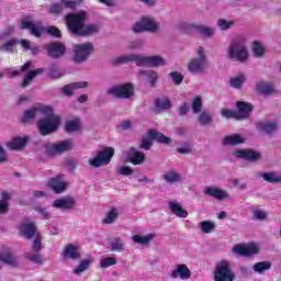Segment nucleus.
<instances>
[{
	"mask_svg": "<svg viewBox=\"0 0 281 281\" xmlns=\"http://www.w3.org/2000/svg\"><path fill=\"white\" fill-rule=\"evenodd\" d=\"M168 63L159 55L148 56L147 67H166Z\"/></svg>",
	"mask_w": 281,
	"mask_h": 281,
	"instance_id": "e433bc0d",
	"label": "nucleus"
},
{
	"mask_svg": "<svg viewBox=\"0 0 281 281\" xmlns=\"http://www.w3.org/2000/svg\"><path fill=\"white\" fill-rule=\"evenodd\" d=\"M26 258L30 262H34V265H43V256L37 252H26Z\"/></svg>",
	"mask_w": 281,
	"mask_h": 281,
	"instance_id": "6e6d98bb",
	"label": "nucleus"
},
{
	"mask_svg": "<svg viewBox=\"0 0 281 281\" xmlns=\"http://www.w3.org/2000/svg\"><path fill=\"white\" fill-rule=\"evenodd\" d=\"M269 269H271V262L269 261H260L254 265L252 270L256 273H259L260 276H262V273H265V271H269Z\"/></svg>",
	"mask_w": 281,
	"mask_h": 281,
	"instance_id": "79ce46f5",
	"label": "nucleus"
},
{
	"mask_svg": "<svg viewBox=\"0 0 281 281\" xmlns=\"http://www.w3.org/2000/svg\"><path fill=\"white\" fill-rule=\"evenodd\" d=\"M257 91L262 95H270V93H273V87L270 83L260 82L257 85Z\"/></svg>",
	"mask_w": 281,
	"mask_h": 281,
	"instance_id": "de8ad7c7",
	"label": "nucleus"
},
{
	"mask_svg": "<svg viewBox=\"0 0 281 281\" xmlns=\"http://www.w3.org/2000/svg\"><path fill=\"white\" fill-rule=\"evenodd\" d=\"M155 108L157 111H169V109L171 108L170 99L168 98L156 99Z\"/></svg>",
	"mask_w": 281,
	"mask_h": 281,
	"instance_id": "a19ab883",
	"label": "nucleus"
},
{
	"mask_svg": "<svg viewBox=\"0 0 281 281\" xmlns=\"http://www.w3.org/2000/svg\"><path fill=\"white\" fill-rule=\"evenodd\" d=\"M252 106L249 103H245L241 101L237 102V120H247L251 114Z\"/></svg>",
	"mask_w": 281,
	"mask_h": 281,
	"instance_id": "bb28decb",
	"label": "nucleus"
},
{
	"mask_svg": "<svg viewBox=\"0 0 281 281\" xmlns=\"http://www.w3.org/2000/svg\"><path fill=\"white\" fill-rule=\"evenodd\" d=\"M169 210L178 218H188V211L181 206V203L177 200L169 201Z\"/></svg>",
	"mask_w": 281,
	"mask_h": 281,
	"instance_id": "a878e982",
	"label": "nucleus"
},
{
	"mask_svg": "<svg viewBox=\"0 0 281 281\" xmlns=\"http://www.w3.org/2000/svg\"><path fill=\"white\" fill-rule=\"evenodd\" d=\"M223 117H234V120H238V116L236 114V110H227V109H224L221 111Z\"/></svg>",
	"mask_w": 281,
	"mask_h": 281,
	"instance_id": "338daca9",
	"label": "nucleus"
},
{
	"mask_svg": "<svg viewBox=\"0 0 281 281\" xmlns=\"http://www.w3.org/2000/svg\"><path fill=\"white\" fill-rule=\"evenodd\" d=\"M164 181H166V183H169L170 186H175V183H181V175L170 170L167 171L164 176H162Z\"/></svg>",
	"mask_w": 281,
	"mask_h": 281,
	"instance_id": "4c0bfd02",
	"label": "nucleus"
},
{
	"mask_svg": "<svg viewBox=\"0 0 281 281\" xmlns=\"http://www.w3.org/2000/svg\"><path fill=\"white\" fill-rule=\"evenodd\" d=\"M233 157L256 164V161H260L262 155L255 149H237L233 153Z\"/></svg>",
	"mask_w": 281,
	"mask_h": 281,
	"instance_id": "f8f14e48",
	"label": "nucleus"
},
{
	"mask_svg": "<svg viewBox=\"0 0 281 281\" xmlns=\"http://www.w3.org/2000/svg\"><path fill=\"white\" fill-rule=\"evenodd\" d=\"M63 260H80V251L74 244H67L61 254Z\"/></svg>",
	"mask_w": 281,
	"mask_h": 281,
	"instance_id": "aec40b11",
	"label": "nucleus"
},
{
	"mask_svg": "<svg viewBox=\"0 0 281 281\" xmlns=\"http://www.w3.org/2000/svg\"><path fill=\"white\" fill-rule=\"evenodd\" d=\"M170 277L173 278V280H177V278H180V280H190L192 272L186 263H180L171 271Z\"/></svg>",
	"mask_w": 281,
	"mask_h": 281,
	"instance_id": "6ab92c4d",
	"label": "nucleus"
},
{
	"mask_svg": "<svg viewBox=\"0 0 281 281\" xmlns=\"http://www.w3.org/2000/svg\"><path fill=\"white\" fill-rule=\"evenodd\" d=\"M134 63L136 67H148V56L135 54Z\"/></svg>",
	"mask_w": 281,
	"mask_h": 281,
	"instance_id": "5fc2aeb1",
	"label": "nucleus"
},
{
	"mask_svg": "<svg viewBox=\"0 0 281 281\" xmlns=\"http://www.w3.org/2000/svg\"><path fill=\"white\" fill-rule=\"evenodd\" d=\"M200 228L203 234H212L216 229V224L211 221H203L200 223Z\"/></svg>",
	"mask_w": 281,
	"mask_h": 281,
	"instance_id": "49530a36",
	"label": "nucleus"
},
{
	"mask_svg": "<svg viewBox=\"0 0 281 281\" xmlns=\"http://www.w3.org/2000/svg\"><path fill=\"white\" fill-rule=\"evenodd\" d=\"M192 144L190 143H183L180 147L177 148V153L179 155H192Z\"/></svg>",
	"mask_w": 281,
	"mask_h": 281,
	"instance_id": "4d7b16f0",
	"label": "nucleus"
},
{
	"mask_svg": "<svg viewBox=\"0 0 281 281\" xmlns=\"http://www.w3.org/2000/svg\"><path fill=\"white\" fill-rule=\"evenodd\" d=\"M38 117H42L37 122V127L41 135H50V133L58 131V126H60V117L56 116V114H54V110L49 106L27 110L24 112L22 122H32V120H38Z\"/></svg>",
	"mask_w": 281,
	"mask_h": 281,
	"instance_id": "f257e3e1",
	"label": "nucleus"
},
{
	"mask_svg": "<svg viewBox=\"0 0 281 281\" xmlns=\"http://www.w3.org/2000/svg\"><path fill=\"white\" fill-rule=\"evenodd\" d=\"M190 27L191 30H194V32H198L200 36H205L206 38H211V36L216 34V30H214V27L207 26L205 24L193 23Z\"/></svg>",
	"mask_w": 281,
	"mask_h": 281,
	"instance_id": "393cba45",
	"label": "nucleus"
},
{
	"mask_svg": "<svg viewBox=\"0 0 281 281\" xmlns=\"http://www.w3.org/2000/svg\"><path fill=\"white\" fill-rule=\"evenodd\" d=\"M157 235L155 234H147L145 236L142 235H133L131 237V240L135 243V245H140V247H150V241L155 240V237Z\"/></svg>",
	"mask_w": 281,
	"mask_h": 281,
	"instance_id": "7c9ffc66",
	"label": "nucleus"
},
{
	"mask_svg": "<svg viewBox=\"0 0 281 281\" xmlns=\"http://www.w3.org/2000/svg\"><path fill=\"white\" fill-rule=\"evenodd\" d=\"M20 27L21 30H29L30 34L35 36V38H41V36H43V32H45L43 22L34 21L30 15L22 19Z\"/></svg>",
	"mask_w": 281,
	"mask_h": 281,
	"instance_id": "1a4fd4ad",
	"label": "nucleus"
},
{
	"mask_svg": "<svg viewBox=\"0 0 281 281\" xmlns=\"http://www.w3.org/2000/svg\"><path fill=\"white\" fill-rule=\"evenodd\" d=\"M63 10H76L78 2L76 0H60Z\"/></svg>",
	"mask_w": 281,
	"mask_h": 281,
	"instance_id": "680f3d73",
	"label": "nucleus"
},
{
	"mask_svg": "<svg viewBox=\"0 0 281 281\" xmlns=\"http://www.w3.org/2000/svg\"><path fill=\"white\" fill-rule=\"evenodd\" d=\"M117 218H120V209L110 206L101 223L102 225H113L114 223H117Z\"/></svg>",
	"mask_w": 281,
	"mask_h": 281,
	"instance_id": "5701e85b",
	"label": "nucleus"
},
{
	"mask_svg": "<svg viewBox=\"0 0 281 281\" xmlns=\"http://www.w3.org/2000/svg\"><path fill=\"white\" fill-rule=\"evenodd\" d=\"M0 262H3V265H9L10 267H18L19 261L14 257V254H12L11 250H4L0 252Z\"/></svg>",
	"mask_w": 281,
	"mask_h": 281,
	"instance_id": "473e14b6",
	"label": "nucleus"
},
{
	"mask_svg": "<svg viewBox=\"0 0 281 281\" xmlns=\"http://www.w3.org/2000/svg\"><path fill=\"white\" fill-rule=\"evenodd\" d=\"M170 78H172L175 85L179 86L183 82V76L179 71H172L169 74Z\"/></svg>",
	"mask_w": 281,
	"mask_h": 281,
	"instance_id": "e2e57ef3",
	"label": "nucleus"
},
{
	"mask_svg": "<svg viewBox=\"0 0 281 281\" xmlns=\"http://www.w3.org/2000/svg\"><path fill=\"white\" fill-rule=\"evenodd\" d=\"M233 254L249 258L250 256H256V254H258V246L256 244L236 245L233 247Z\"/></svg>",
	"mask_w": 281,
	"mask_h": 281,
	"instance_id": "4468645a",
	"label": "nucleus"
},
{
	"mask_svg": "<svg viewBox=\"0 0 281 281\" xmlns=\"http://www.w3.org/2000/svg\"><path fill=\"white\" fill-rule=\"evenodd\" d=\"M214 281H234L236 280V274L232 269L229 261L222 260L220 261L213 272Z\"/></svg>",
	"mask_w": 281,
	"mask_h": 281,
	"instance_id": "0eeeda50",
	"label": "nucleus"
},
{
	"mask_svg": "<svg viewBox=\"0 0 281 281\" xmlns=\"http://www.w3.org/2000/svg\"><path fill=\"white\" fill-rule=\"evenodd\" d=\"M260 177L263 181H267V183H281V176H278L274 172L260 173Z\"/></svg>",
	"mask_w": 281,
	"mask_h": 281,
	"instance_id": "37998d69",
	"label": "nucleus"
},
{
	"mask_svg": "<svg viewBox=\"0 0 281 281\" xmlns=\"http://www.w3.org/2000/svg\"><path fill=\"white\" fill-rule=\"evenodd\" d=\"M87 87H89L87 81L71 82L61 88V93L67 95V98H71L74 91H77V89H87Z\"/></svg>",
	"mask_w": 281,
	"mask_h": 281,
	"instance_id": "b1692460",
	"label": "nucleus"
},
{
	"mask_svg": "<svg viewBox=\"0 0 281 281\" xmlns=\"http://www.w3.org/2000/svg\"><path fill=\"white\" fill-rule=\"evenodd\" d=\"M93 43L87 42L81 44H75L72 46V63L75 65H82L89 60V56L93 54Z\"/></svg>",
	"mask_w": 281,
	"mask_h": 281,
	"instance_id": "20e7f679",
	"label": "nucleus"
},
{
	"mask_svg": "<svg viewBox=\"0 0 281 281\" xmlns=\"http://www.w3.org/2000/svg\"><path fill=\"white\" fill-rule=\"evenodd\" d=\"M44 72H45V69H43V68H36V69L30 71L29 74L25 75V77L21 83V87L23 89H25V87H30V85L32 83L34 78H36V76H41V74H44Z\"/></svg>",
	"mask_w": 281,
	"mask_h": 281,
	"instance_id": "72a5a7b5",
	"label": "nucleus"
},
{
	"mask_svg": "<svg viewBox=\"0 0 281 281\" xmlns=\"http://www.w3.org/2000/svg\"><path fill=\"white\" fill-rule=\"evenodd\" d=\"M110 249L111 251H126V241L122 237H113L110 241Z\"/></svg>",
	"mask_w": 281,
	"mask_h": 281,
	"instance_id": "f704fd0d",
	"label": "nucleus"
},
{
	"mask_svg": "<svg viewBox=\"0 0 281 281\" xmlns=\"http://www.w3.org/2000/svg\"><path fill=\"white\" fill-rule=\"evenodd\" d=\"M113 155H115V149L113 147H105L98 151L94 158L89 160V166L92 168L109 166V164H111V159H113Z\"/></svg>",
	"mask_w": 281,
	"mask_h": 281,
	"instance_id": "6e6552de",
	"label": "nucleus"
},
{
	"mask_svg": "<svg viewBox=\"0 0 281 281\" xmlns=\"http://www.w3.org/2000/svg\"><path fill=\"white\" fill-rule=\"evenodd\" d=\"M268 216H269V214H267V212H265L263 210H260V209L255 210L252 212V218L255 221H267Z\"/></svg>",
	"mask_w": 281,
	"mask_h": 281,
	"instance_id": "052dcab7",
	"label": "nucleus"
},
{
	"mask_svg": "<svg viewBox=\"0 0 281 281\" xmlns=\"http://www.w3.org/2000/svg\"><path fill=\"white\" fill-rule=\"evenodd\" d=\"M148 135L151 139L158 142V144H166L167 146L172 144V138L164 135V133H160L156 130H148Z\"/></svg>",
	"mask_w": 281,
	"mask_h": 281,
	"instance_id": "2f4dec72",
	"label": "nucleus"
},
{
	"mask_svg": "<svg viewBox=\"0 0 281 281\" xmlns=\"http://www.w3.org/2000/svg\"><path fill=\"white\" fill-rule=\"evenodd\" d=\"M153 142H155V138H151L147 132V135L143 136L140 139L139 148H143V150H150V148H153Z\"/></svg>",
	"mask_w": 281,
	"mask_h": 281,
	"instance_id": "a18cd8bd",
	"label": "nucleus"
},
{
	"mask_svg": "<svg viewBox=\"0 0 281 281\" xmlns=\"http://www.w3.org/2000/svg\"><path fill=\"white\" fill-rule=\"evenodd\" d=\"M203 194H206V196H212L213 199H217V201H224V199H229V194H227V191L216 187H206L203 191Z\"/></svg>",
	"mask_w": 281,
	"mask_h": 281,
	"instance_id": "4be33fe9",
	"label": "nucleus"
},
{
	"mask_svg": "<svg viewBox=\"0 0 281 281\" xmlns=\"http://www.w3.org/2000/svg\"><path fill=\"white\" fill-rule=\"evenodd\" d=\"M19 229L21 236L27 240H32V238H35L40 235L38 231H36V224L34 222L22 223Z\"/></svg>",
	"mask_w": 281,
	"mask_h": 281,
	"instance_id": "2eb2a0df",
	"label": "nucleus"
},
{
	"mask_svg": "<svg viewBox=\"0 0 281 281\" xmlns=\"http://www.w3.org/2000/svg\"><path fill=\"white\" fill-rule=\"evenodd\" d=\"M91 265L90 259H85L80 262V265L75 269L74 273L75 276H80L81 273H85L87 269H89V266Z\"/></svg>",
	"mask_w": 281,
	"mask_h": 281,
	"instance_id": "603ef678",
	"label": "nucleus"
},
{
	"mask_svg": "<svg viewBox=\"0 0 281 281\" xmlns=\"http://www.w3.org/2000/svg\"><path fill=\"white\" fill-rule=\"evenodd\" d=\"M119 175H122L123 177H131L133 175V168L128 166H122L117 169Z\"/></svg>",
	"mask_w": 281,
	"mask_h": 281,
	"instance_id": "69168bd1",
	"label": "nucleus"
},
{
	"mask_svg": "<svg viewBox=\"0 0 281 281\" xmlns=\"http://www.w3.org/2000/svg\"><path fill=\"white\" fill-rule=\"evenodd\" d=\"M133 85L125 83L121 86H115L108 90V95H114L117 100H128L133 98Z\"/></svg>",
	"mask_w": 281,
	"mask_h": 281,
	"instance_id": "9d476101",
	"label": "nucleus"
},
{
	"mask_svg": "<svg viewBox=\"0 0 281 281\" xmlns=\"http://www.w3.org/2000/svg\"><path fill=\"white\" fill-rule=\"evenodd\" d=\"M65 130L67 133H76L80 131V121L79 120H71L66 122Z\"/></svg>",
	"mask_w": 281,
	"mask_h": 281,
	"instance_id": "09e8293b",
	"label": "nucleus"
},
{
	"mask_svg": "<svg viewBox=\"0 0 281 281\" xmlns=\"http://www.w3.org/2000/svg\"><path fill=\"white\" fill-rule=\"evenodd\" d=\"M214 122V116L209 111L200 112L198 116L199 126H211Z\"/></svg>",
	"mask_w": 281,
	"mask_h": 281,
	"instance_id": "c9c22d12",
	"label": "nucleus"
},
{
	"mask_svg": "<svg viewBox=\"0 0 281 281\" xmlns=\"http://www.w3.org/2000/svg\"><path fill=\"white\" fill-rule=\"evenodd\" d=\"M191 109L194 115L201 113V111H203V99L195 97L191 103Z\"/></svg>",
	"mask_w": 281,
	"mask_h": 281,
	"instance_id": "8fccbe9b",
	"label": "nucleus"
},
{
	"mask_svg": "<svg viewBox=\"0 0 281 281\" xmlns=\"http://www.w3.org/2000/svg\"><path fill=\"white\" fill-rule=\"evenodd\" d=\"M198 57L192 58L188 64V71L190 74H205L207 67H210V61L205 55V48L199 47L196 50Z\"/></svg>",
	"mask_w": 281,
	"mask_h": 281,
	"instance_id": "39448f33",
	"label": "nucleus"
},
{
	"mask_svg": "<svg viewBox=\"0 0 281 281\" xmlns=\"http://www.w3.org/2000/svg\"><path fill=\"white\" fill-rule=\"evenodd\" d=\"M126 161L128 164H132L133 166H142V164L146 161V155H144V153L137 150L136 148L132 147L127 151Z\"/></svg>",
	"mask_w": 281,
	"mask_h": 281,
	"instance_id": "dca6fc26",
	"label": "nucleus"
},
{
	"mask_svg": "<svg viewBox=\"0 0 281 281\" xmlns=\"http://www.w3.org/2000/svg\"><path fill=\"white\" fill-rule=\"evenodd\" d=\"M48 56L50 58H61V56H65V45L60 44V43H53L49 44L48 47Z\"/></svg>",
	"mask_w": 281,
	"mask_h": 281,
	"instance_id": "cd10ccee",
	"label": "nucleus"
},
{
	"mask_svg": "<svg viewBox=\"0 0 281 281\" xmlns=\"http://www.w3.org/2000/svg\"><path fill=\"white\" fill-rule=\"evenodd\" d=\"M86 23L87 14L85 12L66 15V25L68 32H70L72 36H93V34H98V32H100V25Z\"/></svg>",
	"mask_w": 281,
	"mask_h": 281,
	"instance_id": "f03ea898",
	"label": "nucleus"
},
{
	"mask_svg": "<svg viewBox=\"0 0 281 281\" xmlns=\"http://www.w3.org/2000/svg\"><path fill=\"white\" fill-rule=\"evenodd\" d=\"M42 248H43V244L41 243V235L35 236V239L32 245L33 252L38 254V251H41Z\"/></svg>",
	"mask_w": 281,
	"mask_h": 281,
	"instance_id": "0e129e2a",
	"label": "nucleus"
},
{
	"mask_svg": "<svg viewBox=\"0 0 281 281\" xmlns=\"http://www.w3.org/2000/svg\"><path fill=\"white\" fill-rule=\"evenodd\" d=\"M48 188L56 194H63L69 188V182L65 181V175H58L48 180Z\"/></svg>",
	"mask_w": 281,
	"mask_h": 281,
	"instance_id": "ddd939ff",
	"label": "nucleus"
},
{
	"mask_svg": "<svg viewBox=\"0 0 281 281\" xmlns=\"http://www.w3.org/2000/svg\"><path fill=\"white\" fill-rule=\"evenodd\" d=\"M30 142V137L27 136H15L9 143H7V147L10 150H25V146H27Z\"/></svg>",
	"mask_w": 281,
	"mask_h": 281,
	"instance_id": "f3484780",
	"label": "nucleus"
},
{
	"mask_svg": "<svg viewBox=\"0 0 281 281\" xmlns=\"http://www.w3.org/2000/svg\"><path fill=\"white\" fill-rule=\"evenodd\" d=\"M48 76L50 78H54L55 80H58V78H63V71H60V69L58 68V66L56 65H52L49 67V74Z\"/></svg>",
	"mask_w": 281,
	"mask_h": 281,
	"instance_id": "bf43d9fd",
	"label": "nucleus"
},
{
	"mask_svg": "<svg viewBox=\"0 0 281 281\" xmlns=\"http://www.w3.org/2000/svg\"><path fill=\"white\" fill-rule=\"evenodd\" d=\"M161 24L153 16H143L133 25L134 34H142L144 32H149L150 34H157Z\"/></svg>",
	"mask_w": 281,
	"mask_h": 281,
	"instance_id": "423d86ee",
	"label": "nucleus"
},
{
	"mask_svg": "<svg viewBox=\"0 0 281 281\" xmlns=\"http://www.w3.org/2000/svg\"><path fill=\"white\" fill-rule=\"evenodd\" d=\"M55 210H74L76 207V199L74 196H64L53 202Z\"/></svg>",
	"mask_w": 281,
	"mask_h": 281,
	"instance_id": "a211bd4d",
	"label": "nucleus"
},
{
	"mask_svg": "<svg viewBox=\"0 0 281 281\" xmlns=\"http://www.w3.org/2000/svg\"><path fill=\"white\" fill-rule=\"evenodd\" d=\"M245 83V76L240 75L238 77H234L229 80V86L233 89H240V87H243V85Z\"/></svg>",
	"mask_w": 281,
	"mask_h": 281,
	"instance_id": "864d4df0",
	"label": "nucleus"
},
{
	"mask_svg": "<svg viewBox=\"0 0 281 281\" xmlns=\"http://www.w3.org/2000/svg\"><path fill=\"white\" fill-rule=\"evenodd\" d=\"M267 54V48L262 43L260 42H254L252 43V56L255 58H265V55Z\"/></svg>",
	"mask_w": 281,
	"mask_h": 281,
	"instance_id": "ea45409f",
	"label": "nucleus"
},
{
	"mask_svg": "<svg viewBox=\"0 0 281 281\" xmlns=\"http://www.w3.org/2000/svg\"><path fill=\"white\" fill-rule=\"evenodd\" d=\"M223 146H238L240 144H245V136L240 134H231L223 138Z\"/></svg>",
	"mask_w": 281,
	"mask_h": 281,
	"instance_id": "c756f323",
	"label": "nucleus"
},
{
	"mask_svg": "<svg viewBox=\"0 0 281 281\" xmlns=\"http://www.w3.org/2000/svg\"><path fill=\"white\" fill-rule=\"evenodd\" d=\"M72 148L74 140L65 139L46 147V154H48L50 157H54V155H63V153H68V150H71Z\"/></svg>",
	"mask_w": 281,
	"mask_h": 281,
	"instance_id": "9b49d317",
	"label": "nucleus"
},
{
	"mask_svg": "<svg viewBox=\"0 0 281 281\" xmlns=\"http://www.w3.org/2000/svg\"><path fill=\"white\" fill-rule=\"evenodd\" d=\"M217 27L222 30V32H225L227 30H232L234 27V21H229L226 19H218L217 20Z\"/></svg>",
	"mask_w": 281,
	"mask_h": 281,
	"instance_id": "3c124183",
	"label": "nucleus"
},
{
	"mask_svg": "<svg viewBox=\"0 0 281 281\" xmlns=\"http://www.w3.org/2000/svg\"><path fill=\"white\" fill-rule=\"evenodd\" d=\"M10 193L8 191H2L0 200V214H8L10 210Z\"/></svg>",
	"mask_w": 281,
	"mask_h": 281,
	"instance_id": "58836bf2",
	"label": "nucleus"
},
{
	"mask_svg": "<svg viewBox=\"0 0 281 281\" xmlns=\"http://www.w3.org/2000/svg\"><path fill=\"white\" fill-rule=\"evenodd\" d=\"M138 78L144 76L147 79L149 87L155 88L157 87V80H159V74L155 70H139L137 74Z\"/></svg>",
	"mask_w": 281,
	"mask_h": 281,
	"instance_id": "c85d7f7f",
	"label": "nucleus"
},
{
	"mask_svg": "<svg viewBox=\"0 0 281 281\" xmlns=\"http://www.w3.org/2000/svg\"><path fill=\"white\" fill-rule=\"evenodd\" d=\"M114 265H117V259L113 257L103 258L100 261V266L102 269H109V267H113Z\"/></svg>",
	"mask_w": 281,
	"mask_h": 281,
	"instance_id": "13d9d810",
	"label": "nucleus"
},
{
	"mask_svg": "<svg viewBox=\"0 0 281 281\" xmlns=\"http://www.w3.org/2000/svg\"><path fill=\"white\" fill-rule=\"evenodd\" d=\"M257 130L265 135H273L278 131V123L276 121H260L257 124Z\"/></svg>",
	"mask_w": 281,
	"mask_h": 281,
	"instance_id": "412c9836",
	"label": "nucleus"
},
{
	"mask_svg": "<svg viewBox=\"0 0 281 281\" xmlns=\"http://www.w3.org/2000/svg\"><path fill=\"white\" fill-rule=\"evenodd\" d=\"M144 40H135L130 43V49H142L144 47Z\"/></svg>",
	"mask_w": 281,
	"mask_h": 281,
	"instance_id": "774afa93",
	"label": "nucleus"
},
{
	"mask_svg": "<svg viewBox=\"0 0 281 281\" xmlns=\"http://www.w3.org/2000/svg\"><path fill=\"white\" fill-rule=\"evenodd\" d=\"M126 63H135V54H127L116 57L113 60V65H126Z\"/></svg>",
	"mask_w": 281,
	"mask_h": 281,
	"instance_id": "c03bdc74",
	"label": "nucleus"
},
{
	"mask_svg": "<svg viewBox=\"0 0 281 281\" xmlns=\"http://www.w3.org/2000/svg\"><path fill=\"white\" fill-rule=\"evenodd\" d=\"M227 58L241 64L249 60V50L247 49V38L245 36H238L229 43Z\"/></svg>",
	"mask_w": 281,
	"mask_h": 281,
	"instance_id": "7ed1b4c3",
	"label": "nucleus"
}]
</instances>
